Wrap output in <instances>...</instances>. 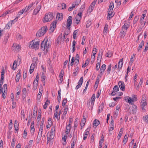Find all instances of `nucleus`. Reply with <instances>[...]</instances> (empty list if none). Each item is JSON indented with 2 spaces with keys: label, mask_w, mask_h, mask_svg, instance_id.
<instances>
[{
  "label": "nucleus",
  "mask_w": 148,
  "mask_h": 148,
  "mask_svg": "<svg viewBox=\"0 0 148 148\" xmlns=\"http://www.w3.org/2000/svg\"><path fill=\"white\" fill-rule=\"evenodd\" d=\"M47 30V26H45L42 27L36 33V36L39 37L43 36Z\"/></svg>",
  "instance_id": "1"
},
{
  "label": "nucleus",
  "mask_w": 148,
  "mask_h": 148,
  "mask_svg": "<svg viewBox=\"0 0 148 148\" xmlns=\"http://www.w3.org/2000/svg\"><path fill=\"white\" fill-rule=\"evenodd\" d=\"M29 43V48L33 49L38 47L39 44V41L37 40H34L30 42Z\"/></svg>",
  "instance_id": "2"
},
{
  "label": "nucleus",
  "mask_w": 148,
  "mask_h": 148,
  "mask_svg": "<svg viewBox=\"0 0 148 148\" xmlns=\"http://www.w3.org/2000/svg\"><path fill=\"white\" fill-rule=\"evenodd\" d=\"M53 13L50 12L48 13H47L44 18L43 21L44 23L50 21L53 18Z\"/></svg>",
  "instance_id": "3"
},
{
  "label": "nucleus",
  "mask_w": 148,
  "mask_h": 148,
  "mask_svg": "<svg viewBox=\"0 0 148 148\" xmlns=\"http://www.w3.org/2000/svg\"><path fill=\"white\" fill-rule=\"evenodd\" d=\"M47 143L48 144L49 142H50L53 139L54 137V133H49L48 132L47 135Z\"/></svg>",
  "instance_id": "4"
},
{
  "label": "nucleus",
  "mask_w": 148,
  "mask_h": 148,
  "mask_svg": "<svg viewBox=\"0 0 148 148\" xmlns=\"http://www.w3.org/2000/svg\"><path fill=\"white\" fill-rule=\"evenodd\" d=\"M44 41L45 44V49L46 51H47V49L50 47L51 45V42L50 39L48 40L47 38H45Z\"/></svg>",
  "instance_id": "5"
},
{
  "label": "nucleus",
  "mask_w": 148,
  "mask_h": 148,
  "mask_svg": "<svg viewBox=\"0 0 148 148\" xmlns=\"http://www.w3.org/2000/svg\"><path fill=\"white\" fill-rule=\"evenodd\" d=\"M72 16H70L69 17L67 20V24L66 25L67 28L69 29H70V26L71 25L72 21Z\"/></svg>",
  "instance_id": "6"
},
{
  "label": "nucleus",
  "mask_w": 148,
  "mask_h": 148,
  "mask_svg": "<svg viewBox=\"0 0 148 148\" xmlns=\"http://www.w3.org/2000/svg\"><path fill=\"white\" fill-rule=\"evenodd\" d=\"M41 8V5H38L36 7L34 10L33 14L36 15L39 12Z\"/></svg>",
  "instance_id": "7"
},
{
  "label": "nucleus",
  "mask_w": 148,
  "mask_h": 148,
  "mask_svg": "<svg viewBox=\"0 0 148 148\" xmlns=\"http://www.w3.org/2000/svg\"><path fill=\"white\" fill-rule=\"evenodd\" d=\"M83 77H81L79 80L78 83V84L75 87L76 89H78L81 86L83 82Z\"/></svg>",
  "instance_id": "8"
},
{
  "label": "nucleus",
  "mask_w": 148,
  "mask_h": 148,
  "mask_svg": "<svg viewBox=\"0 0 148 148\" xmlns=\"http://www.w3.org/2000/svg\"><path fill=\"white\" fill-rule=\"evenodd\" d=\"M118 85L120 89L123 91L125 90L124 83L122 81H119L118 83Z\"/></svg>",
  "instance_id": "9"
},
{
  "label": "nucleus",
  "mask_w": 148,
  "mask_h": 148,
  "mask_svg": "<svg viewBox=\"0 0 148 148\" xmlns=\"http://www.w3.org/2000/svg\"><path fill=\"white\" fill-rule=\"evenodd\" d=\"M123 58H122L121 59L118 63V67L117 68V69L119 70V71H120L122 67V66L123 65Z\"/></svg>",
  "instance_id": "10"
},
{
  "label": "nucleus",
  "mask_w": 148,
  "mask_h": 148,
  "mask_svg": "<svg viewBox=\"0 0 148 148\" xmlns=\"http://www.w3.org/2000/svg\"><path fill=\"white\" fill-rule=\"evenodd\" d=\"M113 9H108V13L107 16V19L108 20H110L111 18L113 16H112Z\"/></svg>",
  "instance_id": "11"
},
{
  "label": "nucleus",
  "mask_w": 148,
  "mask_h": 148,
  "mask_svg": "<svg viewBox=\"0 0 148 148\" xmlns=\"http://www.w3.org/2000/svg\"><path fill=\"white\" fill-rule=\"evenodd\" d=\"M125 100L127 102L130 104H133V103H132V102H133V99H132L131 97L127 96L125 97Z\"/></svg>",
  "instance_id": "12"
},
{
  "label": "nucleus",
  "mask_w": 148,
  "mask_h": 148,
  "mask_svg": "<svg viewBox=\"0 0 148 148\" xmlns=\"http://www.w3.org/2000/svg\"><path fill=\"white\" fill-rule=\"evenodd\" d=\"M140 105L141 106V108L143 110H145V107L147 106V101H141Z\"/></svg>",
  "instance_id": "13"
},
{
  "label": "nucleus",
  "mask_w": 148,
  "mask_h": 148,
  "mask_svg": "<svg viewBox=\"0 0 148 148\" xmlns=\"http://www.w3.org/2000/svg\"><path fill=\"white\" fill-rule=\"evenodd\" d=\"M63 18V15L62 13H58L56 16V19L60 21Z\"/></svg>",
  "instance_id": "14"
},
{
  "label": "nucleus",
  "mask_w": 148,
  "mask_h": 148,
  "mask_svg": "<svg viewBox=\"0 0 148 148\" xmlns=\"http://www.w3.org/2000/svg\"><path fill=\"white\" fill-rule=\"evenodd\" d=\"M104 106V104L103 103H102L100 105L99 109L98 111V113L99 114L103 110V108Z\"/></svg>",
  "instance_id": "15"
},
{
  "label": "nucleus",
  "mask_w": 148,
  "mask_h": 148,
  "mask_svg": "<svg viewBox=\"0 0 148 148\" xmlns=\"http://www.w3.org/2000/svg\"><path fill=\"white\" fill-rule=\"evenodd\" d=\"M71 128V124L70 123L67 125L65 132L66 134H68L70 132Z\"/></svg>",
  "instance_id": "16"
},
{
  "label": "nucleus",
  "mask_w": 148,
  "mask_h": 148,
  "mask_svg": "<svg viewBox=\"0 0 148 148\" xmlns=\"http://www.w3.org/2000/svg\"><path fill=\"white\" fill-rule=\"evenodd\" d=\"M35 66V64L32 63L29 69V73L30 74L32 73L34 70V68Z\"/></svg>",
  "instance_id": "17"
},
{
  "label": "nucleus",
  "mask_w": 148,
  "mask_h": 148,
  "mask_svg": "<svg viewBox=\"0 0 148 148\" xmlns=\"http://www.w3.org/2000/svg\"><path fill=\"white\" fill-rule=\"evenodd\" d=\"M13 47H15V50L17 51H18L21 50L20 46L18 45H17L15 43L14 44Z\"/></svg>",
  "instance_id": "18"
},
{
  "label": "nucleus",
  "mask_w": 148,
  "mask_h": 148,
  "mask_svg": "<svg viewBox=\"0 0 148 148\" xmlns=\"http://www.w3.org/2000/svg\"><path fill=\"white\" fill-rule=\"evenodd\" d=\"M126 30H124L123 29H121V30L120 35L121 38H123L124 37L126 33Z\"/></svg>",
  "instance_id": "19"
},
{
  "label": "nucleus",
  "mask_w": 148,
  "mask_h": 148,
  "mask_svg": "<svg viewBox=\"0 0 148 148\" xmlns=\"http://www.w3.org/2000/svg\"><path fill=\"white\" fill-rule=\"evenodd\" d=\"M41 111L40 110H38V118L37 121L38 122H39L41 119Z\"/></svg>",
  "instance_id": "20"
},
{
  "label": "nucleus",
  "mask_w": 148,
  "mask_h": 148,
  "mask_svg": "<svg viewBox=\"0 0 148 148\" xmlns=\"http://www.w3.org/2000/svg\"><path fill=\"white\" fill-rule=\"evenodd\" d=\"M95 101V100L91 99L90 100H89L88 101V103H87V105H90V103L91 102V106L92 108L94 104V102Z\"/></svg>",
  "instance_id": "21"
},
{
  "label": "nucleus",
  "mask_w": 148,
  "mask_h": 148,
  "mask_svg": "<svg viewBox=\"0 0 148 148\" xmlns=\"http://www.w3.org/2000/svg\"><path fill=\"white\" fill-rule=\"evenodd\" d=\"M106 66L105 64H103L101 67V69L100 70V73L102 74L103 72L106 69Z\"/></svg>",
  "instance_id": "22"
},
{
  "label": "nucleus",
  "mask_w": 148,
  "mask_h": 148,
  "mask_svg": "<svg viewBox=\"0 0 148 148\" xmlns=\"http://www.w3.org/2000/svg\"><path fill=\"white\" fill-rule=\"evenodd\" d=\"M100 123V122L99 121L95 119V120L93 122V125L94 126H95V127H96Z\"/></svg>",
  "instance_id": "23"
},
{
  "label": "nucleus",
  "mask_w": 148,
  "mask_h": 148,
  "mask_svg": "<svg viewBox=\"0 0 148 148\" xmlns=\"http://www.w3.org/2000/svg\"><path fill=\"white\" fill-rule=\"evenodd\" d=\"M41 49L43 50H44L46 49H45V41H44V40L42 42V43L41 44Z\"/></svg>",
  "instance_id": "24"
},
{
  "label": "nucleus",
  "mask_w": 148,
  "mask_h": 148,
  "mask_svg": "<svg viewBox=\"0 0 148 148\" xmlns=\"http://www.w3.org/2000/svg\"><path fill=\"white\" fill-rule=\"evenodd\" d=\"M144 44V42L143 40L141 41L140 43V44L138 48V51H139L142 48V47L143 46Z\"/></svg>",
  "instance_id": "25"
},
{
  "label": "nucleus",
  "mask_w": 148,
  "mask_h": 148,
  "mask_svg": "<svg viewBox=\"0 0 148 148\" xmlns=\"http://www.w3.org/2000/svg\"><path fill=\"white\" fill-rule=\"evenodd\" d=\"M128 140V137L125 135L124 137L123 140V145L125 144Z\"/></svg>",
  "instance_id": "26"
},
{
  "label": "nucleus",
  "mask_w": 148,
  "mask_h": 148,
  "mask_svg": "<svg viewBox=\"0 0 148 148\" xmlns=\"http://www.w3.org/2000/svg\"><path fill=\"white\" fill-rule=\"evenodd\" d=\"M2 90H3L4 93H7V84H5L3 85Z\"/></svg>",
  "instance_id": "27"
},
{
  "label": "nucleus",
  "mask_w": 148,
  "mask_h": 148,
  "mask_svg": "<svg viewBox=\"0 0 148 148\" xmlns=\"http://www.w3.org/2000/svg\"><path fill=\"white\" fill-rule=\"evenodd\" d=\"M108 26L107 24H106L105 25V27L104 28L103 32V33H107L108 32Z\"/></svg>",
  "instance_id": "28"
},
{
  "label": "nucleus",
  "mask_w": 148,
  "mask_h": 148,
  "mask_svg": "<svg viewBox=\"0 0 148 148\" xmlns=\"http://www.w3.org/2000/svg\"><path fill=\"white\" fill-rule=\"evenodd\" d=\"M5 73V71L4 68H3L2 69L1 72V79L3 80L4 79V75Z\"/></svg>",
  "instance_id": "29"
},
{
  "label": "nucleus",
  "mask_w": 148,
  "mask_h": 148,
  "mask_svg": "<svg viewBox=\"0 0 148 148\" xmlns=\"http://www.w3.org/2000/svg\"><path fill=\"white\" fill-rule=\"evenodd\" d=\"M81 0H76L75 2H73V3L76 7H77L81 3Z\"/></svg>",
  "instance_id": "30"
},
{
  "label": "nucleus",
  "mask_w": 148,
  "mask_h": 148,
  "mask_svg": "<svg viewBox=\"0 0 148 148\" xmlns=\"http://www.w3.org/2000/svg\"><path fill=\"white\" fill-rule=\"evenodd\" d=\"M17 65V61L15 60L14 61L12 66V70H14L16 68Z\"/></svg>",
  "instance_id": "31"
},
{
  "label": "nucleus",
  "mask_w": 148,
  "mask_h": 148,
  "mask_svg": "<svg viewBox=\"0 0 148 148\" xmlns=\"http://www.w3.org/2000/svg\"><path fill=\"white\" fill-rule=\"evenodd\" d=\"M35 3H32L29 5L28 6H27L25 7V9H27L25 12L27 11L33 5L35 4Z\"/></svg>",
  "instance_id": "32"
},
{
  "label": "nucleus",
  "mask_w": 148,
  "mask_h": 148,
  "mask_svg": "<svg viewBox=\"0 0 148 148\" xmlns=\"http://www.w3.org/2000/svg\"><path fill=\"white\" fill-rule=\"evenodd\" d=\"M75 19L76 23L77 24H78L81 19V17H79V16H76Z\"/></svg>",
  "instance_id": "33"
},
{
  "label": "nucleus",
  "mask_w": 148,
  "mask_h": 148,
  "mask_svg": "<svg viewBox=\"0 0 148 148\" xmlns=\"http://www.w3.org/2000/svg\"><path fill=\"white\" fill-rule=\"evenodd\" d=\"M89 61L90 59L89 58H88L86 60L85 63L82 66V67H85L86 66L89 64Z\"/></svg>",
  "instance_id": "34"
},
{
  "label": "nucleus",
  "mask_w": 148,
  "mask_h": 148,
  "mask_svg": "<svg viewBox=\"0 0 148 148\" xmlns=\"http://www.w3.org/2000/svg\"><path fill=\"white\" fill-rule=\"evenodd\" d=\"M21 74H17L16 76V79L15 80L16 82H18L19 79L21 77Z\"/></svg>",
  "instance_id": "35"
},
{
  "label": "nucleus",
  "mask_w": 148,
  "mask_h": 148,
  "mask_svg": "<svg viewBox=\"0 0 148 148\" xmlns=\"http://www.w3.org/2000/svg\"><path fill=\"white\" fill-rule=\"evenodd\" d=\"M77 140V134L76 133V134H75L73 133V137L72 138V141H75V142H76Z\"/></svg>",
  "instance_id": "36"
},
{
  "label": "nucleus",
  "mask_w": 148,
  "mask_h": 148,
  "mask_svg": "<svg viewBox=\"0 0 148 148\" xmlns=\"http://www.w3.org/2000/svg\"><path fill=\"white\" fill-rule=\"evenodd\" d=\"M86 122V119L85 118H83L81 121L80 125L84 126L85 125V123Z\"/></svg>",
  "instance_id": "37"
},
{
  "label": "nucleus",
  "mask_w": 148,
  "mask_h": 148,
  "mask_svg": "<svg viewBox=\"0 0 148 148\" xmlns=\"http://www.w3.org/2000/svg\"><path fill=\"white\" fill-rule=\"evenodd\" d=\"M57 23V21L56 20L54 21L52 23L51 25V26L53 27V28H55L56 26V25Z\"/></svg>",
  "instance_id": "38"
},
{
  "label": "nucleus",
  "mask_w": 148,
  "mask_h": 148,
  "mask_svg": "<svg viewBox=\"0 0 148 148\" xmlns=\"http://www.w3.org/2000/svg\"><path fill=\"white\" fill-rule=\"evenodd\" d=\"M37 110L36 108H34V111L33 112V116L34 117H35L37 115Z\"/></svg>",
  "instance_id": "39"
},
{
  "label": "nucleus",
  "mask_w": 148,
  "mask_h": 148,
  "mask_svg": "<svg viewBox=\"0 0 148 148\" xmlns=\"http://www.w3.org/2000/svg\"><path fill=\"white\" fill-rule=\"evenodd\" d=\"M35 81H34L33 83V88L34 90L36 89L38 84L37 83H35Z\"/></svg>",
  "instance_id": "40"
},
{
  "label": "nucleus",
  "mask_w": 148,
  "mask_h": 148,
  "mask_svg": "<svg viewBox=\"0 0 148 148\" xmlns=\"http://www.w3.org/2000/svg\"><path fill=\"white\" fill-rule=\"evenodd\" d=\"M43 125H40L39 129V131L40 132V137H41L42 135V130L43 129Z\"/></svg>",
  "instance_id": "41"
},
{
  "label": "nucleus",
  "mask_w": 148,
  "mask_h": 148,
  "mask_svg": "<svg viewBox=\"0 0 148 148\" xmlns=\"http://www.w3.org/2000/svg\"><path fill=\"white\" fill-rule=\"evenodd\" d=\"M139 18V17L138 16H136L134 19L133 21V24H135L136 23L137 21H138V19Z\"/></svg>",
  "instance_id": "42"
},
{
  "label": "nucleus",
  "mask_w": 148,
  "mask_h": 148,
  "mask_svg": "<svg viewBox=\"0 0 148 148\" xmlns=\"http://www.w3.org/2000/svg\"><path fill=\"white\" fill-rule=\"evenodd\" d=\"M97 0H94L90 6L91 7V8H94L95 5L97 1Z\"/></svg>",
  "instance_id": "43"
},
{
  "label": "nucleus",
  "mask_w": 148,
  "mask_h": 148,
  "mask_svg": "<svg viewBox=\"0 0 148 148\" xmlns=\"http://www.w3.org/2000/svg\"><path fill=\"white\" fill-rule=\"evenodd\" d=\"M110 126L111 127H114V120L112 116H111V118Z\"/></svg>",
  "instance_id": "44"
},
{
  "label": "nucleus",
  "mask_w": 148,
  "mask_h": 148,
  "mask_svg": "<svg viewBox=\"0 0 148 148\" xmlns=\"http://www.w3.org/2000/svg\"><path fill=\"white\" fill-rule=\"evenodd\" d=\"M3 80H0V92H2V85L3 84Z\"/></svg>",
  "instance_id": "45"
},
{
  "label": "nucleus",
  "mask_w": 148,
  "mask_h": 148,
  "mask_svg": "<svg viewBox=\"0 0 148 148\" xmlns=\"http://www.w3.org/2000/svg\"><path fill=\"white\" fill-rule=\"evenodd\" d=\"M68 110V107L67 106H66L64 109L63 114L64 115H66Z\"/></svg>",
  "instance_id": "46"
},
{
  "label": "nucleus",
  "mask_w": 148,
  "mask_h": 148,
  "mask_svg": "<svg viewBox=\"0 0 148 148\" xmlns=\"http://www.w3.org/2000/svg\"><path fill=\"white\" fill-rule=\"evenodd\" d=\"M135 54H133V56H131L130 61L129 62V64L131 63L132 64L133 63L134 61V60H133V58H134L135 57Z\"/></svg>",
  "instance_id": "47"
},
{
  "label": "nucleus",
  "mask_w": 148,
  "mask_h": 148,
  "mask_svg": "<svg viewBox=\"0 0 148 148\" xmlns=\"http://www.w3.org/2000/svg\"><path fill=\"white\" fill-rule=\"evenodd\" d=\"M113 90L115 92L118 91L119 90V88L118 86L117 85L115 86L113 88Z\"/></svg>",
  "instance_id": "48"
},
{
  "label": "nucleus",
  "mask_w": 148,
  "mask_h": 148,
  "mask_svg": "<svg viewBox=\"0 0 148 148\" xmlns=\"http://www.w3.org/2000/svg\"><path fill=\"white\" fill-rule=\"evenodd\" d=\"M114 7V4L113 2H111L110 3L109 8L113 9Z\"/></svg>",
  "instance_id": "49"
},
{
  "label": "nucleus",
  "mask_w": 148,
  "mask_h": 148,
  "mask_svg": "<svg viewBox=\"0 0 148 148\" xmlns=\"http://www.w3.org/2000/svg\"><path fill=\"white\" fill-rule=\"evenodd\" d=\"M111 64H110L108 66V68L107 69V71L108 73V74H109L110 72L111 69Z\"/></svg>",
  "instance_id": "50"
},
{
  "label": "nucleus",
  "mask_w": 148,
  "mask_h": 148,
  "mask_svg": "<svg viewBox=\"0 0 148 148\" xmlns=\"http://www.w3.org/2000/svg\"><path fill=\"white\" fill-rule=\"evenodd\" d=\"M127 25L124 24V25L122 26V28L121 29H123L124 30H126L128 28Z\"/></svg>",
  "instance_id": "51"
},
{
  "label": "nucleus",
  "mask_w": 148,
  "mask_h": 148,
  "mask_svg": "<svg viewBox=\"0 0 148 148\" xmlns=\"http://www.w3.org/2000/svg\"><path fill=\"white\" fill-rule=\"evenodd\" d=\"M100 62H98L96 65V70L98 71L100 68Z\"/></svg>",
  "instance_id": "52"
},
{
  "label": "nucleus",
  "mask_w": 148,
  "mask_h": 148,
  "mask_svg": "<svg viewBox=\"0 0 148 148\" xmlns=\"http://www.w3.org/2000/svg\"><path fill=\"white\" fill-rule=\"evenodd\" d=\"M75 61V58L74 57H73L72 58L71 62L70 65L71 66H73V63Z\"/></svg>",
  "instance_id": "53"
},
{
  "label": "nucleus",
  "mask_w": 148,
  "mask_h": 148,
  "mask_svg": "<svg viewBox=\"0 0 148 148\" xmlns=\"http://www.w3.org/2000/svg\"><path fill=\"white\" fill-rule=\"evenodd\" d=\"M14 139L13 138L11 143V146L12 148H14L15 144V141H14Z\"/></svg>",
  "instance_id": "54"
},
{
  "label": "nucleus",
  "mask_w": 148,
  "mask_h": 148,
  "mask_svg": "<svg viewBox=\"0 0 148 148\" xmlns=\"http://www.w3.org/2000/svg\"><path fill=\"white\" fill-rule=\"evenodd\" d=\"M91 24V23H90V21H88L87 22L86 24V28L89 27L90 26V25Z\"/></svg>",
  "instance_id": "55"
},
{
  "label": "nucleus",
  "mask_w": 148,
  "mask_h": 148,
  "mask_svg": "<svg viewBox=\"0 0 148 148\" xmlns=\"http://www.w3.org/2000/svg\"><path fill=\"white\" fill-rule=\"evenodd\" d=\"M18 17H16L14 20H13L12 21H11V23H10L11 25L12 24H14V23L16 22L18 20Z\"/></svg>",
  "instance_id": "56"
},
{
  "label": "nucleus",
  "mask_w": 148,
  "mask_h": 148,
  "mask_svg": "<svg viewBox=\"0 0 148 148\" xmlns=\"http://www.w3.org/2000/svg\"><path fill=\"white\" fill-rule=\"evenodd\" d=\"M8 36H5V38H4V40H3V42L4 43L6 44L7 42L8 39Z\"/></svg>",
  "instance_id": "57"
},
{
  "label": "nucleus",
  "mask_w": 148,
  "mask_h": 148,
  "mask_svg": "<svg viewBox=\"0 0 148 148\" xmlns=\"http://www.w3.org/2000/svg\"><path fill=\"white\" fill-rule=\"evenodd\" d=\"M67 100L66 98L65 99H64L63 100L62 104V106L65 105L67 103Z\"/></svg>",
  "instance_id": "58"
},
{
  "label": "nucleus",
  "mask_w": 148,
  "mask_h": 148,
  "mask_svg": "<svg viewBox=\"0 0 148 148\" xmlns=\"http://www.w3.org/2000/svg\"><path fill=\"white\" fill-rule=\"evenodd\" d=\"M145 14H142V16H141L140 18V22L141 23H142L144 18V17L145 16Z\"/></svg>",
  "instance_id": "59"
},
{
  "label": "nucleus",
  "mask_w": 148,
  "mask_h": 148,
  "mask_svg": "<svg viewBox=\"0 0 148 148\" xmlns=\"http://www.w3.org/2000/svg\"><path fill=\"white\" fill-rule=\"evenodd\" d=\"M106 56L108 57H110L112 56V54L111 52H108L106 54Z\"/></svg>",
  "instance_id": "60"
},
{
  "label": "nucleus",
  "mask_w": 148,
  "mask_h": 148,
  "mask_svg": "<svg viewBox=\"0 0 148 148\" xmlns=\"http://www.w3.org/2000/svg\"><path fill=\"white\" fill-rule=\"evenodd\" d=\"M132 99H133V101H136L137 100V99L136 96V95H133Z\"/></svg>",
  "instance_id": "61"
},
{
  "label": "nucleus",
  "mask_w": 148,
  "mask_h": 148,
  "mask_svg": "<svg viewBox=\"0 0 148 148\" xmlns=\"http://www.w3.org/2000/svg\"><path fill=\"white\" fill-rule=\"evenodd\" d=\"M85 8V5L84 4L82 5L81 8H80V12H82L83 11L84 9Z\"/></svg>",
  "instance_id": "62"
},
{
  "label": "nucleus",
  "mask_w": 148,
  "mask_h": 148,
  "mask_svg": "<svg viewBox=\"0 0 148 148\" xmlns=\"http://www.w3.org/2000/svg\"><path fill=\"white\" fill-rule=\"evenodd\" d=\"M95 134H93L92 136H91V143H92L94 141V137Z\"/></svg>",
  "instance_id": "63"
},
{
  "label": "nucleus",
  "mask_w": 148,
  "mask_h": 148,
  "mask_svg": "<svg viewBox=\"0 0 148 148\" xmlns=\"http://www.w3.org/2000/svg\"><path fill=\"white\" fill-rule=\"evenodd\" d=\"M95 55L94 56L93 55H92L91 56V62H93L95 60Z\"/></svg>",
  "instance_id": "64"
}]
</instances>
